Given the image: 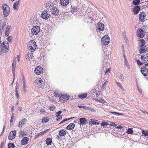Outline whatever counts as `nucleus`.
I'll use <instances>...</instances> for the list:
<instances>
[{
	"label": "nucleus",
	"instance_id": "nucleus-1",
	"mask_svg": "<svg viewBox=\"0 0 148 148\" xmlns=\"http://www.w3.org/2000/svg\"><path fill=\"white\" fill-rule=\"evenodd\" d=\"M36 48V43L35 41L30 40L27 44L28 51L34 52Z\"/></svg>",
	"mask_w": 148,
	"mask_h": 148
},
{
	"label": "nucleus",
	"instance_id": "nucleus-2",
	"mask_svg": "<svg viewBox=\"0 0 148 148\" xmlns=\"http://www.w3.org/2000/svg\"><path fill=\"white\" fill-rule=\"evenodd\" d=\"M9 47V43L6 41L2 42L0 48V52H7L8 51Z\"/></svg>",
	"mask_w": 148,
	"mask_h": 148
},
{
	"label": "nucleus",
	"instance_id": "nucleus-3",
	"mask_svg": "<svg viewBox=\"0 0 148 148\" xmlns=\"http://www.w3.org/2000/svg\"><path fill=\"white\" fill-rule=\"evenodd\" d=\"M3 14L4 17H7L9 15L10 12V8L8 5L4 3L2 5Z\"/></svg>",
	"mask_w": 148,
	"mask_h": 148
},
{
	"label": "nucleus",
	"instance_id": "nucleus-4",
	"mask_svg": "<svg viewBox=\"0 0 148 148\" xmlns=\"http://www.w3.org/2000/svg\"><path fill=\"white\" fill-rule=\"evenodd\" d=\"M69 95L67 94L61 95L60 97L59 101L61 103H65L69 99Z\"/></svg>",
	"mask_w": 148,
	"mask_h": 148
},
{
	"label": "nucleus",
	"instance_id": "nucleus-5",
	"mask_svg": "<svg viewBox=\"0 0 148 148\" xmlns=\"http://www.w3.org/2000/svg\"><path fill=\"white\" fill-rule=\"evenodd\" d=\"M40 28L39 26H34L31 29V33L32 35H36L40 32Z\"/></svg>",
	"mask_w": 148,
	"mask_h": 148
},
{
	"label": "nucleus",
	"instance_id": "nucleus-6",
	"mask_svg": "<svg viewBox=\"0 0 148 148\" xmlns=\"http://www.w3.org/2000/svg\"><path fill=\"white\" fill-rule=\"evenodd\" d=\"M110 38L108 35H105L103 36L101 39V42L104 45H108L110 42Z\"/></svg>",
	"mask_w": 148,
	"mask_h": 148
},
{
	"label": "nucleus",
	"instance_id": "nucleus-7",
	"mask_svg": "<svg viewBox=\"0 0 148 148\" xmlns=\"http://www.w3.org/2000/svg\"><path fill=\"white\" fill-rule=\"evenodd\" d=\"M34 71L36 74L40 75L42 73L43 69L41 66H38L35 68Z\"/></svg>",
	"mask_w": 148,
	"mask_h": 148
},
{
	"label": "nucleus",
	"instance_id": "nucleus-8",
	"mask_svg": "<svg viewBox=\"0 0 148 148\" xmlns=\"http://www.w3.org/2000/svg\"><path fill=\"white\" fill-rule=\"evenodd\" d=\"M146 15L145 13L143 12H141L139 14V19L142 22H144L146 20Z\"/></svg>",
	"mask_w": 148,
	"mask_h": 148
},
{
	"label": "nucleus",
	"instance_id": "nucleus-9",
	"mask_svg": "<svg viewBox=\"0 0 148 148\" xmlns=\"http://www.w3.org/2000/svg\"><path fill=\"white\" fill-rule=\"evenodd\" d=\"M16 135V131L15 130L12 131L9 133L8 138L9 140H12L15 137Z\"/></svg>",
	"mask_w": 148,
	"mask_h": 148
},
{
	"label": "nucleus",
	"instance_id": "nucleus-10",
	"mask_svg": "<svg viewBox=\"0 0 148 148\" xmlns=\"http://www.w3.org/2000/svg\"><path fill=\"white\" fill-rule=\"evenodd\" d=\"M137 34L138 37L140 38H143L145 35V32L143 29H139L137 32Z\"/></svg>",
	"mask_w": 148,
	"mask_h": 148
},
{
	"label": "nucleus",
	"instance_id": "nucleus-11",
	"mask_svg": "<svg viewBox=\"0 0 148 148\" xmlns=\"http://www.w3.org/2000/svg\"><path fill=\"white\" fill-rule=\"evenodd\" d=\"M33 53V52L28 51L27 54L26 55V59L28 61L31 60L34 57Z\"/></svg>",
	"mask_w": 148,
	"mask_h": 148
},
{
	"label": "nucleus",
	"instance_id": "nucleus-12",
	"mask_svg": "<svg viewBox=\"0 0 148 148\" xmlns=\"http://www.w3.org/2000/svg\"><path fill=\"white\" fill-rule=\"evenodd\" d=\"M41 17L44 19H47L49 18L50 15L48 13L47 11H44L41 14Z\"/></svg>",
	"mask_w": 148,
	"mask_h": 148
},
{
	"label": "nucleus",
	"instance_id": "nucleus-13",
	"mask_svg": "<svg viewBox=\"0 0 148 148\" xmlns=\"http://www.w3.org/2000/svg\"><path fill=\"white\" fill-rule=\"evenodd\" d=\"M141 60L143 64L146 63L148 61V56L147 54H143L141 57Z\"/></svg>",
	"mask_w": 148,
	"mask_h": 148
},
{
	"label": "nucleus",
	"instance_id": "nucleus-14",
	"mask_svg": "<svg viewBox=\"0 0 148 148\" xmlns=\"http://www.w3.org/2000/svg\"><path fill=\"white\" fill-rule=\"evenodd\" d=\"M141 71L142 74L145 76L148 75V69L145 66H143L141 68Z\"/></svg>",
	"mask_w": 148,
	"mask_h": 148
},
{
	"label": "nucleus",
	"instance_id": "nucleus-15",
	"mask_svg": "<svg viewBox=\"0 0 148 148\" xmlns=\"http://www.w3.org/2000/svg\"><path fill=\"white\" fill-rule=\"evenodd\" d=\"M6 26V23L5 22H3L0 20V32H1L2 30L3 31L5 29V27Z\"/></svg>",
	"mask_w": 148,
	"mask_h": 148
},
{
	"label": "nucleus",
	"instance_id": "nucleus-16",
	"mask_svg": "<svg viewBox=\"0 0 148 148\" xmlns=\"http://www.w3.org/2000/svg\"><path fill=\"white\" fill-rule=\"evenodd\" d=\"M51 11L52 14L53 15H57L59 14V10L56 7H53L51 9Z\"/></svg>",
	"mask_w": 148,
	"mask_h": 148
},
{
	"label": "nucleus",
	"instance_id": "nucleus-17",
	"mask_svg": "<svg viewBox=\"0 0 148 148\" xmlns=\"http://www.w3.org/2000/svg\"><path fill=\"white\" fill-rule=\"evenodd\" d=\"M35 83L40 86V87L42 88L43 86V82L42 79L40 78H38L35 81Z\"/></svg>",
	"mask_w": 148,
	"mask_h": 148
},
{
	"label": "nucleus",
	"instance_id": "nucleus-18",
	"mask_svg": "<svg viewBox=\"0 0 148 148\" xmlns=\"http://www.w3.org/2000/svg\"><path fill=\"white\" fill-rule=\"evenodd\" d=\"M27 120L26 119H24L21 120L18 123V127H21L24 125L25 124Z\"/></svg>",
	"mask_w": 148,
	"mask_h": 148
},
{
	"label": "nucleus",
	"instance_id": "nucleus-19",
	"mask_svg": "<svg viewBox=\"0 0 148 148\" xmlns=\"http://www.w3.org/2000/svg\"><path fill=\"white\" fill-rule=\"evenodd\" d=\"M50 130V129H48L44 131L41 132L39 133H38L37 134V135H36L35 137H36V138H37L40 136H43L44 134H46L47 132H49Z\"/></svg>",
	"mask_w": 148,
	"mask_h": 148
},
{
	"label": "nucleus",
	"instance_id": "nucleus-20",
	"mask_svg": "<svg viewBox=\"0 0 148 148\" xmlns=\"http://www.w3.org/2000/svg\"><path fill=\"white\" fill-rule=\"evenodd\" d=\"M98 29L99 31H102L104 29V25L101 23L99 22L98 23Z\"/></svg>",
	"mask_w": 148,
	"mask_h": 148
},
{
	"label": "nucleus",
	"instance_id": "nucleus-21",
	"mask_svg": "<svg viewBox=\"0 0 148 148\" xmlns=\"http://www.w3.org/2000/svg\"><path fill=\"white\" fill-rule=\"evenodd\" d=\"M140 8L139 6H136L133 9V11L134 14L136 15L138 13L140 10Z\"/></svg>",
	"mask_w": 148,
	"mask_h": 148
},
{
	"label": "nucleus",
	"instance_id": "nucleus-22",
	"mask_svg": "<svg viewBox=\"0 0 148 148\" xmlns=\"http://www.w3.org/2000/svg\"><path fill=\"white\" fill-rule=\"evenodd\" d=\"M11 28V26L10 25H8L5 29V35L7 36L9 35L10 32V29Z\"/></svg>",
	"mask_w": 148,
	"mask_h": 148
},
{
	"label": "nucleus",
	"instance_id": "nucleus-23",
	"mask_svg": "<svg viewBox=\"0 0 148 148\" xmlns=\"http://www.w3.org/2000/svg\"><path fill=\"white\" fill-rule=\"evenodd\" d=\"M69 3V0H60V3L63 6L67 5Z\"/></svg>",
	"mask_w": 148,
	"mask_h": 148
},
{
	"label": "nucleus",
	"instance_id": "nucleus-24",
	"mask_svg": "<svg viewBox=\"0 0 148 148\" xmlns=\"http://www.w3.org/2000/svg\"><path fill=\"white\" fill-rule=\"evenodd\" d=\"M29 140V138L27 137H24L21 141V143L23 145H26Z\"/></svg>",
	"mask_w": 148,
	"mask_h": 148
},
{
	"label": "nucleus",
	"instance_id": "nucleus-25",
	"mask_svg": "<svg viewBox=\"0 0 148 148\" xmlns=\"http://www.w3.org/2000/svg\"><path fill=\"white\" fill-rule=\"evenodd\" d=\"M66 131L64 129H62L60 130L59 134L60 136H64L66 134Z\"/></svg>",
	"mask_w": 148,
	"mask_h": 148
},
{
	"label": "nucleus",
	"instance_id": "nucleus-26",
	"mask_svg": "<svg viewBox=\"0 0 148 148\" xmlns=\"http://www.w3.org/2000/svg\"><path fill=\"white\" fill-rule=\"evenodd\" d=\"M75 126V124L72 123L66 127V129L67 130H73Z\"/></svg>",
	"mask_w": 148,
	"mask_h": 148
},
{
	"label": "nucleus",
	"instance_id": "nucleus-27",
	"mask_svg": "<svg viewBox=\"0 0 148 148\" xmlns=\"http://www.w3.org/2000/svg\"><path fill=\"white\" fill-rule=\"evenodd\" d=\"M62 113V111H60L56 113V116L57 117V118L56 119V120L57 121H58L60 120V119H61L62 118V116L60 115Z\"/></svg>",
	"mask_w": 148,
	"mask_h": 148
},
{
	"label": "nucleus",
	"instance_id": "nucleus-28",
	"mask_svg": "<svg viewBox=\"0 0 148 148\" xmlns=\"http://www.w3.org/2000/svg\"><path fill=\"white\" fill-rule=\"evenodd\" d=\"M80 125H85L86 123V121L84 118H81L79 119Z\"/></svg>",
	"mask_w": 148,
	"mask_h": 148
},
{
	"label": "nucleus",
	"instance_id": "nucleus-29",
	"mask_svg": "<svg viewBox=\"0 0 148 148\" xmlns=\"http://www.w3.org/2000/svg\"><path fill=\"white\" fill-rule=\"evenodd\" d=\"M16 59L15 57H14L13 59V61L12 64V70L13 72L15 71V68L16 65Z\"/></svg>",
	"mask_w": 148,
	"mask_h": 148
},
{
	"label": "nucleus",
	"instance_id": "nucleus-30",
	"mask_svg": "<svg viewBox=\"0 0 148 148\" xmlns=\"http://www.w3.org/2000/svg\"><path fill=\"white\" fill-rule=\"evenodd\" d=\"M46 143L48 145H51L52 143V140L51 138H47L46 140Z\"/></svg>",
	"mask_w": 148,
	"mask_h": 148
},
{
	"label": "nucleus",
	"instance_id": "nucleus-31",
	"mask_svg": "<svg viewBox=\"0 0 148 148\" xmlns=\"http://www.w3.org/2000/svg\"><path fill=\"white\" fill-rule=\"evenodd\" d=\"M90 122L91 123V124L93 125H99V123L98 121L96 120H94L92 119H90Z\"/></svg>",
	"mask_w": 148,
	"mask_h": 148
},
{
	"label": "nucleus",
	"instance_id": "nucleus-32",
	"mask_svg": "<svg viewBox=\"0 0 148 148\" xmlns=\"http://www.w3.org/2000/svg\"><path fill=\"white\" fill-rule=\"evenodd\" d=\"M147 51V49L146 48V47H143V48L140 49H139V52L140 54H142L143 53L146 52Z\"/></svg>",
	"mask_w": 148,
	"mask_h": 148
},
{
	"label": "nucleus",
	"instance_id": "nucleus-33",
	"mask_svg": "<svg viewBox=\"0 0 148 148\" xmlns=\"http://www.w3.org/2000/svg\"><path fill=\"white\" fill-rule=\"evenodd\" d=\"M87 96V95L86 93H82L79 94L78 96L80 98L82 99L86 98Z\"/></svg>",
	"mask_w": 148,
	"mask_h": 148
},
{
	"label": "nucleus",
	"instance_id": "nucleus-34",
	"mask_svg": "<svg viewBox=\"0 0 148 148\" xmlns=\"http://www.w3.org/2000/svg\"><path fill=\"white\" fill-rule=\"evenodd\" d=\"M53 94H54V96L57 97H59L61 95V94H60L56 90H55L53 92Z\"/></svg>",
	"mask_w": 148,
	"mask_h": 148
},
{
	"label": "nucleus",
	"instance_id": "nucleus-35",
	"mask_svg": "<svg viewBox=\"0 0 148 148\" xmlns=\"http://www.w3.org/2000/svg\"><path fill=\"white\" fill-rule=\"evenodd\" d=\"M49 121V118L47 117H44L43 118L42 120V123H46L48 122Z\"/></svg>",
	"mask_w": 148,
	"mask_h": 148
},
{
	"label": "nucleus",
	"instance_id": "nucleus-36",
	"mask_svg": "<svg viewBox=\"0 0 148 148\" xmlns=\"http://www.w3.org/2000/svg\"><path fill=\"white\" fill-rule=\"evenodd\" d=\"M19 0L17 1L13 5V8L15 10H17L18 9V3Z\"/></svg>",
	"mask_w": 148,
	"mask_h": 148
},
{
	"label": "nucleus",
	"instance_id": "nucleus-37",
	"mask_svg": "<svg viewBox=\"0 0 148 148\" xmlns=\"http://www.w3.org/2000/svg\"><path fill=\"white\" fill-rule=\"evenodd\" d=\"M86 110H90L91 112H96V110H95L94 108L90 107H87Z\"/></svg>",
	"mask_w": 148,
	"mask_h": 148
},
{
	"label": "nucleus",
	"instance_id": "nucleus-38",
	"mask_svg": "<svg viewBox=\"0 0 148 148\" xmlns=\"http://www.w3.org/2000/svg\"><path fill=\"white\" fill-rule=\"evenodd\" d=\"M23 90L25 92L26 91V86L25 85V81L24 78H23Z\"/></svg>",
	"mask_w": 148,
	"mask_h": 148
},
{
	"label": "nucleus",
	"instance_id": "nucleus-39",
	"mask_svg": "<svg viewBox=\"0 0 148 148\" xmlns=\"http://www.w3.org/2000/svg\"><path fill=\"white\" fill-rule=\"evenodd\" d=\"M133 129L132 128H129L127 132V133L129 134H130L133 133Z\"/></svg>",
	"mask_w": 148,
	"mask_h": 148
},
{
	"label": "nucleus",
	"instance_id": "nucleus-40",
	"mask_svg": "<svg viewBox=\"0 0 148 148\" xmlns=\"http://www.w3.org/2000/svg\"><path fill=\"white\" fill-rule=\"evenodd\" d=\"M75 118V117H71V118H69V119H63L61 122L59 124H61L63 123H64V122L66 121H67L68 120H69L71 119H73V118Z\"/></svg>",
	"mask_w": 148,
	"mask_h": 148
},
{
	"label": "nucleus",
	"instance_id": "nucleus-41",
	"mask_svg": "<svg viewBox=\"0 0 148 148\" xmlns=\"http://www.w3.org/2000/svg\"><path fill=\"white\" fill-rule=\"evenodd\" d=\"M96 100L98 102L103 103H106V101L102 99H97Z\"/></svg>",
	"mask_w": 148,
	"mask_h": 148
},
{
	"label": "nucleus",
	"instance_id": "nucleus-42",
	"mask_svg": "<svg viewBox=\"0 0 148 148\" xmlns=\"http://www.w3.org/2000/svg\"><path fill=\"white\" fill-rule=\"evenodd\" d=\"M140 0H134L133 2V4L135 5L138 4L140 3Z\"/></svg>",
	"mask_w": 148,
	"mask_h": 148
},
{
	"label": "nucleus",
	"instance_id": "nucleus-43",
	"mask_svg": "<svg viewBox=\"0 0 148 148\" xmlns=\"http://www.w3.org/2000/svg\"><path fill=\"white\" fill-rule=\"evenodd\" d=\"M142 133L145 136H148V130L145 131L144 130L142 131Z\"/></svg>",
	"mask_w": 148,
	"mask_h": 148
},
{
	"label": "nucleus",
	"instance_id": "nucleus-44",
	"mask_svg": "<svg viewBox=\"0 0 148 148\" xmlns=\"http://www.w3.org/2000/svg\"><path fill=\"white\" fill-rule=\"evenodd\" d=\"M139 41H140L141 44V47L145 45V42L144 40L143 39H140Z\"/></svg>",
	"mask_w": 148,
	"mask_h": 148
},
{
	"label": "nucleus",
	"instance_id": "nucleus-45",
	"mask_svg": "<svg viewBox=\"0 0 148 148\" xmlns=\"http://www.w3.org/2000/svg\"><path fill=\"white\" fill-rule=\"evenodd\" d=\"M115 82H116V84L117 85V86H118L121 89L124 90V89L123 88V86L119 82H117L116 81Z\"/></svg>",
	"mask_w": 148,
	"mask_h": 148
},
{
	"label": "nucleus",
	"instance_id": "nucleus-46",
	"mask_svg": "<svg viewBox=\"0 0 148 148\" xmlns=\"http://www.w3.org/2000/svg\"><path fill=\"white\" fill-rule=\"evenodd\" d=\"M124 58H125V65L126 66L128 67V68L129 69V65L128 63V62L127 60L126 59V58L124 55Z\"/></svg>",
	"mask_w": 148,
	"mask_h": 148
},
{
	"label": "nucleus",
	"instance_id": "nucleus-47",
	"mask_svg": "<svg viewBox=\"0 0 148 148\" xmlns=\"http://www.w3.org/2000/svg\"><path fill=\"white\" fill-rule=\"evenodd\" d=\"M108 124V123L107 122H103L101 123V125L103 127H104L106 126H107Z\"/></svg>",
	"mask_w": 148,
	"mask_h": 148
},
{
	"label": "nucleus",
	"instance_id": "nucleus-48",
	"mask_svg": "<svg viewBox=\"0 0 148 148\" xmlns=\"http://www.w3.org/2000/svg\"><path fill=\"white\" fill-rule=\"evenodd\" d=\"M8 146V148H14V144L13 143H9Z\"/></svg>",
	"mask_w": 148,
	"mask_h": 148
},
{
	"label": "nucleus",
	"instance_id": "nucleus-49",
	"mask_svg": "<svg viewBox=\"0 0 148 148\" xmlns=\"http://www.w3.org/2000/svg\"><path fill=\"white\" fill-rule=\"evenodd\" d=\"M78 10L77 8L76 7H74L72 8V12L74 13L76 12Z\"/></svg>",
	"mask_w": 148,
	"mask_h": 148
},
{
	"label": "nucleus",
	"instance_id": "nucleus-50",
	"mask_svg": "<svg viewBox=\"0 0 148 148\" xmlns=\"http://www.w3.org/2000/svg\"><path fill=\"white\" fill-rule=\"evenodd\" d=\"M136 62H137V64L138 65H140V66L142 65L143 64L142 62H141L139 60H136Z\"/></svg>",
	"mask_w": 148,
	"mask_h": 148
},
{
	"label": "nucleus",
	"instance_id": "nucleus-51",
	"mask_svg": "<svg viewBox=\"0 0 148 148\" xmlns=\"http://www.w3.org/2000/svg\"><path fill=\"white\" fill-rule=\"evenodd\" d=\"M16 97L18 99H19V96L18 93V90H16Z\"/></svg>",
	"mask_w": 148,
	"mask_h": 148
},
{
	"label": "nucleus",
	"instance_id": "nucleus-52",
	"mask_svg": "<svg viewBox=\"0 0 148 148\" xmlns=\"http://www.w3.org/2000/svg\"><path fill=\"white\" fill-rule=\"evenodd\" d=\"M108 83V82L107 81H105L104 84L102 85V87L103 89L105 88V86H106Z\"/></svg>",
	"mask_w": 148,
	"mask_h": 148
},
{
	"label": "nucleus",
	"instance_id": "nucleus-53",
	"mask_svg": "<svg viewBox=\"0 0 148 148\" xmlns=\"http://www.w3.org/2000/svg\"><path fill=\"white\" fill-rule=\"evenodd\" d=\"M110 69H111V68H110L109 69H106L105 71V74H107L108 73L110 72V71H111Z\"/></svg>",
	"mask_w": 148,
	"mask_h": 148
},
{
	"label": "nucleus",
	"instance_id": "nucleus-54",
	"mask_svg": "<svg viewBox=\"0 0 148 148\" xmlns=\"http://www.w3.org/2000/svg\"><path fill=\"white\" fill-rule=\"evenodd\" d=\"M14 115L13 113L12 115L11 118L10 119V123L11 124L12 123L13 121V119H14Z\"/></svg>",
	"mask_w": 148,
	"mask_h": 148
},
{
	"label": "nucleus",
	"instance_id": "nucleus-55",
	"mask_svg": "<svg viewBox=\"0 0 148 148\" xmlns=\"http://www.w3.org/2000/svg\"><path fill=\"white\" fill-rule=\"evenodd\" d=\"M55 108L54 106H50L49 109L51 111H53Z\"/></svg>",
	"mask_w": 148,
	"mask_h": 148
},
{
	"label": "nucleus",
	"instance_id": "nucleus-56",
	"mask_svg": "<svg viewBox=\"0 0 148 148\" xmlns=\"http://www.w3.org/2000/svg\"><path fill=\"white\" fill-rule=\"evenodd\" d=\"M8 40L9 42H11L12 41V36H9L8 37Z\"/></svg>",
	"mask_w": 148,
	"mask_h": 148
},
{
	"label": "nucleus",
	"instance_id": "nucleus-57",
	"mask_svg": "<svg viewBox=\"0 0 148 148\" xmlns=\"http://www.w3.org/2000/svg\"><path fill=\"white\" fill-rule=\"evenodd\" d=\"M111 113H112L113 114H118V115H121V113H118V112H110Z\"/></svg>",
	"mask_w": 148,
	"mask_h": 148
},
{
	"label": "nucleus",
	"instance_id": "nucleus-58",
	"mask_svg": "<svg viewBox=\"0 0 148 148\" xmlns=\"http://www.w3.org/2000/svg\"><path fill=\"white\" fill-rule=\"evenodd\" d=\"M78 107L79 108H83L84 109H85L86 110V107H87L85 106H78Z\"/></svg>",
	"mask_w": 148,
	"mask_h": 148
},
{
	"label": "nucleus",
	"instance_id": "nucleus-59",
	"mask_svg": "<svg viewBox=\"0 0 148 148\" xmlns=\"http://www.w3.org/2000/svg\"><path fill=\"white\" fill-rule=\"evenodd\" d=\"M110 126H116V125L113 122H111L110 124Z\"/></svg>",
	"mask_w": 148,
	"mask_h": 148
},
{
	"label": "nucleus",
	"instance_id": "nucleus-60",
	"mask_svg": "<svg viewBox=\"0 0 148 148\" xmlns=\"http://www.w3.org/2000/svg\"><path fill=\"white\" fill-rule=\"evenodd\" d=\"M16 58L17 59L18 61L19 62L20 61V56L19 55H17Z\"/></svg>",
	"mask_w": 148,
	"mask_h": 148
},
{
	"label": "nucleus",
	"instance_id": "nucleus-61",
	"mask_svg": "<svg viewBox=\"0 0 148 148\" xmlns=\"http://www.w3.org/2000/svg\"><path fill=\"white\" fill-rule=\"evenodd\" d=\"M40 112H41L42 113H44L45 112V110L43 109H41L40 110Z\"/></svg>",
	"mask_w": 148,
	"mask_h": 148
},
{
	"label": "nucleus",
	"instance_id": "nucleus-62",
	"mask_svg": "<svg viewBox=\"0 0 148 148\" xmlns=\"http://www.w3.org/2000/svg\"><path fill=\"white\" fill-rule=\"evenodd\" d=\"M138 90L139 92L140 93H142V90L140 88H139V87H138Z\"/></svg>",
	"mask_w": 148,
	"mask_h": 148
},
{
	"label": "nucleus",
	"instance_id": "nucleus-63",
	"mask_svg": "<svg viewBox=\"0 0 148 148\" xmlns=\"http://www.w3.org/2000/svg\"><path fill=\"white\" fill-rule=\"evenodd\" d=\"M116 128H118V129H120L121 128H122L123 127L122 126H121V125H120L119 126H117L116 127Z\"/></svg>",
	"mask_w": 148,
	"mask_h": 148
},
{
	"label": "nucleus",
	"instance_id": "nucleus-64",
	"mask_svg": "<svg viewBox=\"0 0 148 148\" xmlns=\"http://www.w3.org/2000/svg\"><path fill=\"white\" fill-rule=\"evenodd\" d=\"M145 65L146 66H148V63H147V64H145Z\"/></svg>",
	"mask_w": 148,
	"mask_h": 148
}]
</instances>
